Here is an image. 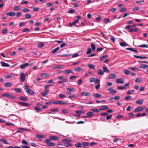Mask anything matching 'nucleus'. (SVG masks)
<instances>
[{"instance_id": "1", "label": "nucleus", "mask_w": 148, "mask_h": 148, "mask_svg": "<svg viewBox=\"0 0 148 148\" xmlns=\"http://www.w3.org/2000/svg\"><path fill=\"white\" fill-rule=\"evenodd\" d=\"M28 88L29 86L26 85H25L24 87V88L25 89V91L27 93L31 95H33L34 94V93L33 91L29 88Z\"/></svg>"}, {"instance_id": "2", "label": "nucleus", "mask_w": 148, "mask_h": 148, "mask_svg": "<svg viewBox=\"0 0 148 148\" xmlns=\"http://www.w3.org/2000/svg\"><path fill=\"white\" fill-rule=\"evenodd\" d=\"M52 103L61 105H65L66 104V102L61 101H52Z\"/></svg>"}, {"instance_id": "3", "label": "nucleus", "mask_w": 148, "mask_h": 148, "mask_svg": "<svg viewBox=\"0 0 148 148\" xmlns=\"http://www.w3.org/2000/svg\"><path fill=\"white\" fill-rule=\"evenodd\" d=\"M145 106H142L138 107V108H136V109L134 110V112H137L141 111L142 110H143L145 109Z\"/></svg>"}, {"instance_id": "4", "label": "nucleus", "mask_w": 148, "mask_h": 148, "mask_svg": "<svg viewBox=\"0 0 148 148\" xmlns=\"http://www.w3.org/2000/svg\"><path fill=\"white\" fill-rule=\"evenodd\" d=\"M124 79L123 78H121L120 79H116V82L117 84H123L124 83Z\"/></svg>"}, {"instance_id": "5", "label": "nucleus", "mask_w": 148, "mask_h": 148, "mask_svg": "<svg viewBox=\"0 0 148 148\" xmlns=\"http://www.w3.org/2000/svg\"><path fill=\"white\" fill-rule=\"evenodd\" d=\"M25 77V75L24 73H22L20 74V80L23 82L24 81V79Z\"/></svg>"}, {"instance_id": "6", "label": "nucleus", "mask_w": 148, "mask_h": 148, "mask_svg": "<svg viewBox=\"0 0 148 148\" xmlns=\"http://www.w3.org/2000/svg\"><path fill=\"white\" fill-rule=\"evenodd\" d=\"M6 97L13 99H17V97H16L15 96L12 95L8 93H7Z\"/></svg>"}, {"instance_id": "7", "label": "nucleus", "mask_w": 148, "mask_h": 148, "mask_svg": "<svg viewBox=\"0 0 148 148\" xmlns=\"http://www.w3.org/2000/svg\"><path fill=\"white\" fill-rule=\"evenodd\" d=\"M108 90L110 91L109 94L110 95H112L115 93L117 92V91L116 90H113L112 88L110 87L108 89Z\"/></svg>"}, {"instance_id": "8", "label": "nucleus", "mask_w": 148, "mask_h": 148, "mask_svg": "<svg viewBox=\"0 0 148 148\" xmlns=\"http://www.w3.org/2000/svg\"><path fill=\"white\" fill-rule=\"evenodd\" d=\"M29 64H28V63H25L24 64H22L19 67V68L23 69H24L25 67H26V66H29Z\"/></svg>"}, {"instance_id": "9", "label": "nucleus", "mask_w": 148, "mask_h": 148, "mask_svg": "<svg viewBox=\"0 0 148 148\" xmlns=\"http://www.w3.org/2000/svg\"><path fill=\"white\" fill-rule=\"evenodd\" d=\"M16 103L23 106H28L29 105V104L27 103L20 101L16 102Z\"/></svg>"}, {"instance_id": "10", "label": "nucleus", "mask_w": 148, "mask_h": 148, "mask_svg": "<svg viewBox=\"0 0 148 148\" xmlns=\"http://www.w3.org/2000/svg\"><path fill=\"white\" fill-rule=\"evenodd\" d=\"M4 85L6 87H10L12 86V84L10 82H7L4 84Z\"/></svg>"}, {"instance_id": "11", "label": "nucleus", "mask_w": 148, "mask_h": 148, "mask_svg": "<svg viewBox=\"0 0 148 148\" xmlns=\"http://www.w3.org/2000/svg\"><path fill=\"white\" fill-rule=\"evenodd\" d=\"M90 94L89 92H83L81 93V96H88Z\"/></svg>"}, {"instance_id": "12", "label": "nucleus", "mask_w": 148, "mask_h": 148, "mask_svg": "<svg viewBox=\"0 0 148 148\" xmlns=\"http://www.w3.org/2000/svg\"><path fill=\"white\" fill-rule=\"evenodd\" d=\"M57 77L59 79H60V80H65V81H67V82L68 81V80L67 79H65V78L64 77V76H59L58 77Z\"/></svg>"}, {"instance_id": "13", "label": "nucleus", "mask_w": 148, "mask_h": 148, "mask_svg": "<svg viewBox=\"0 0 148 148\" xmlns=\"http://www.w3.org/2000/svg\"><path fill=\"white\" fill-rule=\"evenodd\" d=\"M18 99L20 100L24 101H26L27 100V99L26 97H18Z\"/></svg>"}, {"instance_id": "14", "label": "nucleus", "mask_w": 148, "mask_h": 148, "mask_svg": "<svg viewBox=\"0 0 148 148\" xmlns=\"http://www.w3.org/2000/svg\"><path fill=\"white\" fill-rule=\"evenodd\" d=\"M49 138L51 140H58L59 138L58 137L54 136H51L49 137Z\"/></svg>"}, {"instance_id": "15", "label": "nucleus", "mask_w": 148, "mask_h": 148, "mask_svg": "<svg viewBox=\"0 0 148 148\" xmlns=\"http://www.w3.org/2000/svg\"><path fill=\"white\" fill-rule=\"evenodd\" d=\"M139 67L142 69H148V65L146 64H141L139 65Z\"/></svg>"}, {"instance_id": "16", "label": "nucleus", "mask_w": 148, "mask_h": 148, "mask_svg": "<svg viewBox=\"0 0 148 148\" xmlns=\"http://www.w3.org/2000/svg\"><path fill=\"white\" fill-rule=\"evenodd\" d=\"M1 66H2L8 67L10 66L8 64L5 63L2 61L1 62Z\"/></svg>"}, {"instance_id": "17", "label": "nucleus", "mask_w": 148, "mask_h": 148, "mask_svg": "<svg viewBox=\"0 0 148 148\" xmlns=\"http://www.w3.org/2000/svg\"><path fill=\"white\" fill-rule=\"evenodd\" d=\"M16 13L13 12H7L6 13V15L7 16H14Z\"/></svg>"}, {"instance_id": "18", "label": "nucleus", "mask_w": 148, "mask_h": 148, "mask_svg": "<svg viewBox=\"0 0 148 148\" xmlns=\"http://www.w3.org/2000/svg\"><path fill=\"white\" fill-rule=\"evenodd\" d=\"M116 75L115 74L113 73H112L110 74L109 75L108 78L110 79H113L114 78L116 77Z\"/></svg>"}, {"instance_id": "19", "label": "nucleus", "mask_w": 148, "mask_h": 148, "mask_svg": "<svg viewBox=\"0 0 148 148\" xmlns=\"http://www.w3.org/2000/svg\"><path fill=\"white\" fill-rule=\"evenodd\" d=\"M109 108V107L108 106H102L101 108H99V110H106Z\"/></svg>"}, {"instance_id": "20", "label": "nucleus", "mask_w": 148, "mask_h": 148, "mask_svg": "<svg viewBox=\"0 0 148 148\" xmlns=\"http://www.w3.org/2000/svg\"><path fill=\"white\" fill-rule=\"evenodd\" d=\"M53 68L55 69H62L63 68V66L61 65H59L53 67Z\"/></svg>"}, {"instance_id": "21", "label": "nucleus", "mask_w": 148, "mask_h": 148, "mask_svg": "<svg viewBox=\"0 0 148 148\" xmlns=\"http://www.w3.org/2000/svg\"><path fill=\"white\" fill-rule=\"evenodd\" d=\"M126 49L127 50H129L134 52L137 53L138 52V51L134 49V48H126Z\"/></svg>"}, {"instance_id": "22", "label": "nucleus", "mask_w": 148, "mask_h": 148, "mask_svg": "<svg viewBox=\"0 0 148 148\" xmlns=\"http://www.w3.org/2000/svg\"><path fill=\"white\" fill-rule=\"evenodd\" d=\"M143 102V100L142 99H138L136 101V103L140 105L142 104Z\"/></svg>"}, {"instance_id": "23", "label": "nucleus", "mask_w": 148, "mask_h": 148, "mask_svg": "<svg viewBox=\"0 0 148 148\" xmlns=\"http://www.w3.org/2000/svg\"><path fill=\"white\" fill-rule=\"evenodd\" d=\"M60 49L59 47H58L56 49H54L53 50H52L51 53L53 54H54L58 51Z\"/></svg>"}, {"instance_id": "24", "label": "nucleus", "mask_w": 148, "mask_h": 148, "mask_svg": "<svg viewBox=\"0 0 148 148\" xmlns=\"http://www.w3.org/2000/svg\"><path fill=\"white\" fill-rule=\"evenodd\" d=\"M0 141L3 143L5 144H9L7 142L6 140L4 138L0 139Z\"/></svg>"}, {"instance_id": "25", "label": "nucleus", "mask_w": 148, "mask_h": 148, "mask_svg": "<svg viewBox=\"0 0 148 148\" xmlns=\"http://www.w3.org/2000/svg\"><path fill=\"white\" fill-rule=\"evenodd\" d=\"M93 113L92 112H88L87 114V116L88 118H91Z\"/></svg>"}, {"instance_id": "26", "label": "nucleus", "mask_w": 148, "mask_h": 148, "mask_svg": "<svg viewBox=\"0 0 148 148\" xmlns=\"http://www.w3.org/2000/svg\"><path fill=\"white\" fill-rule=\"evenodd\" d=\"M63 72L64 74H68L72 73V71L70 70H64Z\"/></svg>"}, {"instance_id": "27", "label": "nucleus", "mask_w": 148, "mask_h": 148, "mask_svg": "<svg viewBox=\"0 0 148 148\" xmlns=\"http://www.w3.org/2000/svg\"><path fill=\"white\" fill-rule=\"evenodd\" d=\"M74 70L76 71L79 72L82 70V69L81 68L79 67H77L75 68L74 69Z\"/></svg>"}, {"instance_id": "28", "label": "nucleus", "mask_w": 148, "mask_h": 148, "mask_svg": "<svg viewBox=\"0 0 148 148\" xmlns=\"http://www.w3.org/2000/svg\"><path fill=\"white\" fill-rule=\"evenodd\" d=\"M138 30L136 28L135 29H130L128 30V32H136L138 31Z\"/></svg>"}, {"instance_id": "29", "label": "nucleus", "mask_w": 148, "mask_h": 148, "mask_svg": "<svg viewBox=\"0 0 148 148\" xmlns=\"http://www.w3.org/2000/svg\"><path fill=\"white\" fill-rule=\"evenodd\" d=\"M108 57V56L107 55H105L103 56H102L99 58V60L100 61H102L103 59Z\"/></svg>"}, {"instance_id": "30", "label": "nucleus", "mask_w": 148, "mask_h": 148, "mask_svg": "<svg viewBox=\"0 0 148 148\" xmlns=\"http://www.w3.org/2000/svg\"><path fill=\"white\" fill-rule=\"evenodd\" d=\"M120 45L122 47H125L127 46L128 44L125 42H121Z\"/></svg>"}, {"instance_id": "31", "label": "nucleus", "mask_w": 148, "mask_h": 148, "mask_svg": "<svg viewBox=\"0 0 148 148\" xmlns=\"http://www.w3.org/2000/svg\"><path fill=\"white\" fill-rule=\"evenodd\" d=\"M98 73L99 75H103L104 73L101 69H99L98 71Z\"/></svg>"}, {"instance_id": "32", "label": "nucleus", "mask_w": 148, "mask_h": 148, "mask_svg": "<svg viewBox=\"0 0 148 148\" xmlns=\"http://www.w3.org/2000/svg\"><path fill=\"white\" fill-rule=\"evenodd\" d=\"M101 95L99 93L95 94L93 95V97L96 98L100 97H101Z\"/></svg>"}, {"instance_id": "33", "label": "nucleus", "mask_w": 148, "mask_h": 148, "mask_svg": "<svg viewBox=\"0 0 148 148\" xmlns=\"http://www.w3.org/2000/svg\"><path fill=\"white\" fill-rule=\"evenodd\" d=\"M91 49H92V51H94L95 50V48H96V47H95V45L93 43H91Z\"/></svg>"}, {"instance_id": "34", "label": "nucleus", "mask_w": 148, "mask_h": 148, "mask_svg": "<svg viewBox=\"0 0 148 148\" xmlns=\"http://www.w3.org/2000/svg\"><path fill=\"white\" fill-rule=\"evenodd\" d=\"M36 137L39 138H45V136L44 135H42L40 134H37L36 135Z\"/></svg>"}, {"instance_id": "35", "label": "nucleus", "mask_w": 148, "mask_h": 148, "mask_svg": "<svg viewBox=\"0 0 148 148\" xmlns=\"http://www.w3.org/2000/svg\"><path fill=\"white\" fill-rule=\"evenodd\" d=\"M34 110L36 111V112H39L41 110V109L40 108L36 107L34 108Z\"/></svg>"}, {"instance_id": "36", "label": "nucleus", "mask_w": 148, "mask_h": 148, "mask_svg": "<svg viewBox=\"0 0 148 148\" xmlns=\"http://www.w3.org/2000/svg\"><path fill=\"white\" fill-rule=\"evenodd\" d=\"M102 69H103L104 72L108 73L109 72V70L106 67H103Z\"/></svg>"}, {"instance_id": "37", "label": "nucleus", "mask_w": 148, "mask_h": 148, "mask_svg": "<svg viewBox=\"0 0 148 148\" xmlns=\"http://www.w3.org/2000/svg\"><path fill=\"white\" fill-rule=\"evenodd\" d=\"M31 17V15L29 14H27L25 15V18L26 19H29Z\"/></svg>"}, {"instance_id": "38", "label": "nucleus", "mask_w": 148, "mask_h": 148, "mask_svg": "<svg viewBox=\"0 0 148 148\" xmlns=\"http://www.w3.org/2000/svg\"><path fill=\"white\" fill-rule=\"evenodd\" d=\"M47 145L49 146H54L55 145V144L53 143L50 142L49 143L47 144Z\"/></svg>"}, {"instance_id": "39", "label": "nucleus", "mask_w": 148, "mask_h": 148, "mask_svg": "<svg viewBox=\"0 0 148 148\" xmlns=\"http://www.w3.org/2000/svg\"><path fill=\"white\" fill-rule=\"evenodd\" d=\"M5 125L7 126H14V124L10 122H7L5 123Z\"/></svg>"}, {"instance_id": "40", "label": "nucleus", "mask_w": 148, "mask_h": 148, "mask_svg": "<svg viewBox=\"0 0 148 148\" xmlns=\"http://www.w3.org/2000/svg\"><path fill=\"white\" fill-rule=\"evenodd\" d=\"M20 9V8L19 6H15L14 8V10L15 11H18Z\"/></svg>"}, {"instance_id": "41", "label": "nucleus", "mask_w": 148, "mask_h": 148, "mask_svg": "<svg viewBox=\"0 0 148 148\" xmlns=\"http://www.w3.org/2000/svg\"><path fill=\"white\" fill-rule=\"evenodd\" d=\"M124 73L126 75H128L130 74V71L126 69L124 70Z\"/></svg>"}, {"instance_id": "42", "label": "nucleus", "mask_w": 148, "mask_h": 148, "mask_svg": "<svg viewBox=\"0 0 148 148\" xmlns=\"http://www.w3.org/2000/svg\"><path fill=\"white\" fill-rule=\"evenodd\" d=\"M14 90L17 93L21 91V89L19 88H15L14 89Z\"/></svg>"}, {"instance_id": "43", "label": "nucleus", "mask_w": 148, "mask_h": 148, "mask_svg": "<svg viewBox=\"0 0 148 148\" xmlns=\"http://www.w3.org/2000/svg\"><path fill=\"white\" fill-rule=\"evenodd\" d=\"M138 47H142V48H148V45H146L145 44H143V45H140L138 46Z\"/></svg>"}, {"instance_id": "44", "label": "nucleus", "mask_w": 148, "mask_h": 148, "mask_svg": "<svg viewBox=\"0 0 148 148\" xmlns=\"http://www.w3.org/2000/svg\"><path fill=\"white\" fill-rule=\"evenodd\" d=\"M91 52V50L90 48L89 47L87 50L86 54H88L90 53Z\"/></svg>"}, {"instance_id": "45", "label": "nucleus", "mask_w": 148, "mask_h": 148, "mask_svg": "<svg viewBox=\"0 0 148 148\" xmlns=\"http://www.w3.org/2000/svg\"><path fill=\"white\" fill-rule=\"evenodd\" d=\"M142 81V80L141 79L139 78H137L136 80H135V82H136V83H139V82H140Z\"/></svg>"}, {"instance_id": "46", "label": "nucleus", "mask_w": 148, "mask_h": 148, "mask_svg": "<svg viewBox=\"0 0 148 148\" xmlns=\"http://www.w3.org/2000/svg\"><path fill=\"white\" fill-rule=\"evenodd\" d=\"M59 97L60 98H64L65 97V96L64 95L60 94L59 95Z\"/></svg>"}, {"instance_id": "47", "label": "nucleus", "mask_w": 148, "mask_h": 148, "mask_svg": "<svg viewBox=\"0 0 148 148\" xmlns=\"http://www.w3.org/2000/svg\"><path fill=\"white\" fill-rule=\"evenodd\" d=\"M88 67L89 68L91 69H95V66L94 65H92V64H89L88 65Z\"/></svg>"}, {"instance_id": "48", "label": "nucleus", "mask_w": 148, "mask_h": 148, "mask_svg": "<svg viewBox=\"0 0 148 148\" xmlns=\"http://www.w3.org/2000/svg\"><path fill=\"white\" fill-rule=\"evenodd\" d=\"M64 145L66 147H71L72 146V144L69 143H65Z\"/></svg>"}, {"instance_id": "49", "label": "nucleus", "mask_w": 148, "mask_h": 148, "mask_svg": "<svg viewBox=\"0 0 148 148\" xmlns=\"http://www.w3.org/2000/svg\"><path fill=\"white\" fill-rule=\"evenodd\" d=\"M66 89V90L69 91L70 92L74 91L75 90V89L74 88H67Z\"/></svg>"}, {"instance_id": "50", "label": "nucleus", "mask_w": 148, "mask_h": 148, "mask_svg": "<svg viewBox=\"0 0 148 148\" xmlns=\"http://www.w3.org/2000/svg\"><path fill=\"white\" fill-rule=\"evenodd\" d=\"M90 110L91 111L95 112H99V110L96 109L92 108Z\"/></svg>"}, {"instance_id": "51", "label": "nucleus", "mask_w": 148, "mask_h": 148, "mask_svg": "<svg viewBox=\"0 0 148 148\" xmlns=\"http://www.w3.org/2000/svg\"><path fill=\"white\" fill-rule=\"evenodd\" d=\"M82 144L80 143H77L76 144H75V146L76 147H80L81 146Z\"/></svg>"}, {"instance_id": "52", "label": "nucleus", "mask_w": 148, "mask_h": 148, "mask_svg": "<svg viewBox=\"0 0 148 148\" xmlns=\"http://www.w3.org/2000/svg\"><path fill=\"white\" fill-rule=\"evenodd\" d=\"M130 83H127L125 84H124L123 86V88H124V89L126 88L129 85H130Z\"/></svg>"}, {"instance_id": "53", "label": "nucleus", "mask_w": 148, "mask_h": 148, "mask_svg": "<svg viewBox=\"0 0 148 148\" xmlns=\"http://www.w3.org/2000/svg\"><path fill=\"white\" fill-rule=\"evenodd\" d=\"M82 144L84 146H87L89 145V144L86 142H83Z\"/></svg>"}, {"instance_id": "54", "label": "nucleus", "mask_w": 148, "mask_h": 148, "mask_svg": "<svg viewBox=\"0 0 148 148\" xmlns=\"http://www.w3.org/2000/svg\"><path fill=\"white\" fill-rule=\"evenodd\" d=\"M77 97V96L76 95H71L69 96L68 97V98H70V99H71V98H76V97Z\"/></svg>"}, {"instance_id": "55", "label": "nucleus", "mask_w": 148, "mask_h": 148, "mask_svg": "<svg viewBox=\"0 0 148 148\" xmlns=\"http://www.w3.org/2000/svg\"><path fill=\"white\" fill-rule=\"evenodd\" d=\"M100 82V80L99 79H98L97 78L95 80V82H94L95 83V84H97L99 83Z\"/></svg>"}, {"instance_id": "56", "label": "nucleus", "mask_w": 148, "mask_h": 148, "mask_svg": "<svg viewBox=\"0 0 148 148\" xmlns=\"http://www.w3.org/2000/svg\"><path fill=\"white\" fill-rule=\"evenodd\" d=\"M132 98V97L130 96H128L125 97V100H128L131 99Z\"/></svg>"}, {"instance_id": "57", "label": "nucleus", "mask_w": 148, "mask_h": 148, "mask_svg": "<svg viewBox=\"0 0 148 148\" xmlns=\"http://www.w3.org/2000/svg\"><path fill=\"white\" fill-rule=\"evenodd\" d=\"M50 111L53 112H58L59 111L58 109V108H56L50 110Z\"/></svg>"}, {"instance_id": "58", "label": "nucleus", "mask_w": 148, "mask_h": 148, "mask_svg": "<svg viewBox=\"0 0 148 148\" xmlns=\"http://www.w3.org/2000/svg\"><path fill=\"white\" fill-rule=\"evenodd\" d=\"M129 69H131V70L133 71H137L138 70V69L135 67H129Z\"/></svg>"}, {"instance_id": "59", "label": "nucleus", "mask_w": 148, "mask_h": 148, "mask_svg": "<svg viewBox=\"0 0 148 148\" xmlns=\"http://www.w3.org/2000/svg\"><path fill=\"white\" fill-rule=\"evenodd\" d=\"M96 78L95 77H92L89 80L91 82H94Z\"/></svg>"}, {"instance_id": "60", "label": "nucleus", "mask_w": 148, "mask_h": 148, "mask_svg": "<svg viewBox=\"0 0 148 148\" xmlns=\"http://www.w3.org/2000/svg\"><path fill=\"white\" fill-rule=\"evenodd\" d=\"M29 10L26 8L23 9L22 10V11L23 12H29Z\"/></svg>"}, {"instance_id": "61", "label": "nucleus", "mask_w": 148, "mask_h": 148, "mask_svg": "<svg viewBox=\"0 0 148 148\" xmlns=\"http://www.w3.org/2000/svg\"><path fill=\"white\" fill-rule=\"evenodd\" d=\"M44 45V44L42 43H40L38 44V47H42Z\"/></svg>"}, {"instance_id": "62", "label": "nucleus", "mask_w": 148, "mask_h": 148, "mask_svg": "<svg viewBox=\"0 0 148 148\" xmlns=\"http://www.w3.org/2000/svg\"><path fill=\"white\" fill-rule=\"evenodd\" d=\"M75 10H70L68 11V13H72L75 12Z\"/></svg>"}, {"instance_id": "63", "label": "nucleus", "mask_w": 148, "mask_h": 148, "mask_svg": "<svg viewBox=\"0 0 148 148\" xmlns=\"http://www.w3.org/2000/svg\"><path fill=\"white\" fill-rule=\"evenodd\" d=\"M120 97L119 96H117L114 97V99L115 100H118L120 99Z\"/></svg>"}, {"instance_id": "64", "label": "nucleus", "mask_w": 148, "mask_h": 148, "mask_svg": "<svg viewBox=\"0 0 148 148\" xmlns=\"http://www.w3.org/2000/svg\"><path fill=\"white\" fill-rule=\"evenodd\" d=\"M109 19L108 18H106L103 20V22L105 23H107L109 21Z\"/></svg>"}]
</instances>
